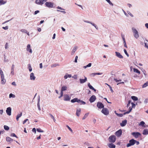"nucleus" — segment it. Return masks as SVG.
<instances>
[{
  "mask_svg": "<svg viewBox=\"0 0 148 148\" xmlns=\"http://www.w3.org/2000/svg\"><path fill=\"white\" fill-rule=\"evenodd\" d=\"M37 131L38 132H44L40 128L37 129Z\"/></svg>",
  "mask_w": 148,
  "mask_h": 148,
  "instance_id": "obj_35",
  "label": "nucleus"
},
{
  "mask_svg": "<svg viewBox=\"0 0 148 148\" xmlns=\"http://www.w3.org/2000/svg\"><path fill=\"white\" fill-rule=\"evenodd\" d=\"M131 98L134 101H136L138 100L137 97L135 96H132Z\"/></svg>",
  "mask_w": 148,
  "mask_h": 148,
  "instance_id": "obj_25",
  "label": "nucleus"
},
{
  "mask_svg": "<svg viewBox=\"0 0 148 148\" xmlns=\"http://www.w3.org/2000/svg\"><path fill=\"white\" fill-rule=\"evenodd\" d=\"M71 102L72 103H74L75 102H77L80 104H86L85 102L81 100L80 99H78L77 98H75L71 100Z\"/></svg>",
  "mask_w": 148,
  "mask_h": 148,
  "instance_id": "obj_1",
  "label": "nucleus"
},
{
  "mask_svg": "<svg viewBox=\"0 0 148 148\" xmlns=\"http://www.w3.org/2000/svg\"><path fill=\"white\" fill-rule=\"evenodd\" d=\"M46 0H36L35 1V3L37 4L42 5L44 2H46Z\"/></svg>",
  "mask_w": 148,
  "mask_h": 148,
  "instance_id": "obj_8",
  "label": "nucleus"
},
{
  "mask_svg": "<svg viewBox=\"0 0 148 148\" xmlns=\"http://www.w3.org/2000/svg\"><path fill=\"white\" fill-rule=\"evenodd\" d=\"M116 55V56L120 58H123V57L122 56L120 53L116 52H115Z\"/></svg>",
  "mask_w": 148,
  "mask_h": 148,
  "instance_id": "obj_18",
  "label": "nucleus"
},
{
  "mask_svg": "<svg viewBox=\"0 0 148 148\" xmlns=\"http://www.w3.org/2000/svg\"><path fill=\"white\" fill-rule=\"evenodd\" d=\"M135 140L132 139L129 141V143H128L126 145L127 147H128L132 145H133L135 144Z\"/></svg>",
  "mask_w": 148,
  "mask_h": 148,
  "instance_id": "obj_4",
  "label": "nucleus"
},
{
  "mask_svg": "<svg viewBox=\"0 0 148 148\" xmlns=\"http://www.w3.org/2000/svg\"><path fill=\"white\" fill-rule=\"evenodd\" d=\"M87 78L85 77L84 79H82L81 78L79 79L80 83L81 84H82L85 82L87 81Z\"/></svg>",
  "mask_w": 148,
  "mask_h": 148,
  "instance_id": "obj_19",
  "label": "nucleus"
},
{
  "mask_svg": "<svg viewBox=\"0 0 148 148\" xmlns=\"http://www.w3.org/2000/svg\"><path fill=\"white\" fill-rule=\"evenodd\" d=\"M97 106L100 109L103 108L104 107L103 104L100 102H98L97 103Z\"/></svg>",
  "mask_w": 148,
  "mask_h": 148,
  "instance_id": "obj_12",
  "label": "nucleus"
},
{
  "mask_svg": "<svg viewBox=\"0 0 148 148\" xmlns=\"http://www.w3.org/2000/svg\"><path fill=\"white\" fill-rule=\"evenodd\" d=\"M11 136H12V137H15L17 138H18V137H17V136L15 135V134L14 133L12 134L11 135Z\"/></svg>",
  "mask_w": 148,
  "mask_h": 148,
  "instance_id": "obj_42",
  "label": "nucleus"
},
{
  "mask_svg": "<svg viewBox=\"0 0 148 148\" xmlns=\"http://www.w3.org/2000/svg\"><path fill=\"white\" fill-rule=\"evenodd\" d=\"M49 115H50V116L51 117V118L53 119L54 121V122H55L56 121V120L55 119L54 117L51 114H49Z\"/></svg>",
  "mask_w": 148,
  "mask_h": 148,
  "instance_id": "obj_39",
  "label": "nucleus"
},
{
  "mask_svg": "<svg viewBox=\"0 0 148 148\" xmlns=\"http://www.w3.org/2000/svg\"><path fill=\"white\" fill-rule=\"evenodd\" d=\"M145 47L148 49V46L147 45V44L146 43H145Z\"/></svg>",
  "mask_w": 148,
  "mask_h": 148,
  "instance_id": "obj_63",
  "label": "nucleus"
},
{
  "mask_svg": "<svg viewBox=\"0 0 148 148\" xmlns=\"http://www.w3.org/2000/svg\"><path fill=\"white\" fill-rule=\"evenodd\" d=\"M96 99V97L95 95H93L90 98L89 101L90 103L94 102Z\"/></svg>",
  "mask_w": 148,
  "mask_h": 148,
  "instance_id": "obj_13",
  "label": "nucleus"
},
{
  "mask_svg": "<svg viewBox=\"0 0 148 148\" xmlns=\"http://www.w3.org/2000/svg\"><path fill=\"white\" fill-rule=\"evenodd\" d=\"M72 77L74 78L75 79H76L77 77V75H75L74 76Z\"/></svg>",
  "mask_w": 148,
  "mask_h": 148,
  "instance_id": "obj_59",
  "label": "nucleus"
},
{
  "mask_svg": "<svg viewBox=\"0 0 148 148\" xmlns=\"http://www.w3.org/2000/svg\"><path fill=\"white\" fill-rule=\"evenodd\" d=\"M90 24H91L92 25L94 26L96 28V25L94 23H90Z\"/></svg>",
  "mask_w": 148,
  "mask_h": 148,
  "instance_id": "obj_62",
  "label": "nucleus"
},
{
  "mask_svg": "<svg viewBox=\"0 0 148 148\" xmlns=\"http://www.w3.org/2000/svg\"><path fill=\"white\" fill-rule=\"evenodd\" d=\"M108 146L110 148H115V145L112 143L109 144L108 145Z\"/></svg>",
  "mask_w": 148,
  "mask_h": 148,
  "instance_id": "obj_22",
  "label": "nucleus"
},
{
  "mask_svg": "<svg viewBox=\"0 0 148 148\" xmlns=\"http://www.w3.org/2000/svg\"><path fill=\"white\" fill-rule=\"evenodd\" d=\"M81 109L80 108H79L77 109L76 111V115L77 116H79L81 113Z\"/></svg>",
  "mask_w": 148,
  "mask_h": 148,
  "instance_id": "obj_21",
  "label": "nucleus"
},
{
  "mask_svg": "<svg viewBox=\"0 0 148 148\" xmlns=\"http://www.w3.org/2000/svg\"><path fill=\"white\" fill-rule=\"evenodd\" d=\"M132 30L134 34V37L136 38H138L139 36V35L138 34V31L135 29L134 28H132Z\"/></svg>",
  "mask_w": 148,
  "mask_h": 148,
  "instance_id": "obj_3",
  "label": "nucleus"
},
{
  "mask_svg": "<svg viewBox=\"0 0 148 148\" xmlns=\"http://www.w3.org/2000/svg\"><path fill=\"white\" fill-rule=\"evenodd\" d=\"M148 86V82L145 83L142 86L143 88L146 87L147 86Z\"/></svg>",
  "mask_w": 148,
  "mask_h": 148,
  "instance_id": "obj_32",
  "label": "nucleus"
},
{
  "mask_svg": "<svg viewBox=\"0 0 148 148\" xmlns=\"http://www.w3.org/2000/svg\"><path fill=\"white\" fill-rule=\"evenodd\" d=\"M132 107H130L129 108V111H130V112L132 110Z\"/></svg>",
  "mask_w": 148,
  "mask_h": 148,
  "instance_id": "obj_60",
  "label": "nucleus"
},
{
  "mask_svg": "<svg viewBox=\"0 0 148 148\" xmlns=\"http://www.w3.org/2000/svg\"><path fill=\"white\" fill-rule=\"evenodd\" d=\"M6 141L8 142H12L13 140L11 138L7 137L6 138Z\"/></svg>",
  "mask_w": 148,
  "mask_h": 148,
  "instance_id": "obj_23",
  "label": "nucleus"
},
{
  "mask_svg": "<svg viewBox=\"0 0 148 148\" xmlns=\"http://www.w3.org/2000/svg\"><path fill=\"white\" fill-rule=\"evenodd\" d=\"M22 112H21V113H20V114H18L17 115V117H19V118H20V117H21V116H22Z\"/></svg>",
  "mask_w": 148,
  "mask_h": 148,
  "instance_id": "obj_51",
  "label": "nucleus"
},
{
  "mask_svg": "<svg viewBox=\"0 0 148 148\" xmlns=\"http://www.w3.org/2000/svg\"><path fill=\"white\" fill-rule=\"evenodd\" d=\"M145 124V122L143 121H142L140 122V124H139V125H140L143 127H143H145V126H144V125Z\"/></svg>",
  "mask_w": 148,
  "mask_h": 148,
  "instance_id": "obj_31",
  "label": "nucleus"
},
{
  "mask_svg": "<svg viewBox=\"0 0 148 148\" xmlns=\"http://www.w3.org/2000/svg\"><path fill=\"white\" fill-rule=\"evenodd\" d=\"M136 143V144L137 145H138L139 144V142L138 141H137L136 140H135V143Z\"/></svg>",
  "mask_w": 148,
  "mask_h": 148,
  "instance_id": "obj_61",
  "label": "nucleus"
},
{
  "mask_svg": "<svg viewBox=\"0 0 148 148\" xmlns=\"http://www.w3.org/2000/svg\"><path fill=\"white\" fill-rule=\"evenodd\" d=\"M88 85L90 89H93V87L89 83Z\"/></svg>",
  "mask_w": 148,
  "mask_h": 148,
  "instance_id": "obj_43",
  "label": "nucleus"
},
{
  "mask_svg": "<svg viewBox=\"0 0 148 148\" xmlns=\"http://www.w3.org/2000/svg\"><path fill=\"white\" fill-rule=\"evenodd\" d=\"M6 112L8 115L10 116L11 115V108L10 107H9L7 108L6 110Z\"/></svg>",
  "mask_w": 148,
  "mask_h": 148,
  "instance_id": "obj_15",
  "label": "nucleus"
},
{
  "mask_svg": "<svg viewBox=\"0 0 148 148\" xmlns=\"http://www.w3.org/2000/svg\"><path fill=\"white\" fill-rule=\"evenodd\" d=\"M45 5L47 7L52 8L53 7L54 3L50 2H47L45 3Z\"/></svg>",
  "mask_w": 148,
  "mask_h": 148,
  "instance_id": "obj_5",
  "label": "nucleus"
},
{
  "mask_svg": "<svg viewBox=\"0 0 148 148\" xmlns=\"http://www.w3.org/2000/svg\"><path fill=\"white\" fill-rule=\"evenodd\" d=\"M39 12V10H37V11H36L35 12H34V14H37Z\"/></svg>",
  "mask_w": 148,
  "mask_h": 148,
  "instance_id": "obj_55",
  "label": "nucleus"
},
{
  "mask_svg": "<svg viewBox=\"0 0 148 148\" xmlns=\"http://www.w3.org/2000/svg\"><path fill=\"white\" fill-rule=\"evenodd\" d=\"M8 26H6L5 27H3L2 28L5 30H7L8 29Z\"/></svg>",
  "mask_w": 148,
  "mask_h": 148,
  "instance_id": "obj_49",
  "label": "nucleus"
},
{
  "mask_svg": "<svg viewBox=\"0 0 148 148\" xmlns=\"http://www.w3.org/2000/svg\"><path fill=\"white\" fill-rule=\"evenodd\" d=\"M15 97V95H14L12 94V93H10L9 95V97L11 98V97Z\"/></svg>",
  "mask_w": 148,
  "mask_h": 148,
  "instance_id": "obj_41",
  "label": "nucleus"
},
{
  "mask_svg": "<svg viewBox=\"0 0 148 148\" xmlns=\"http://www.w3.org/2000/svg\"><path fill=\"white\" fill-rule=\"evenodd\" d=\"M91 63H89L86 66H84V68L85 69L87 67H89L91 66Z\"/></svg>",
  "mask_w": 148,
  "mask_h": 148,
  "instance_id": "obj_38",
  "label": "nucleus"
},
{
  "mask_svg": "<svg viewBox=\"0 0 148 148\" xmlns=\"http://www.w3.org/2000/svg\"><path fill=\"white\" fill-rule=\"evenodd\" d=\"M32 131L34 132L35 133H36V129L34 128H33V129H32Z\"/></svg>",
  "mask_w": 148,
  "mask_h": 148,
  "instance_id": "obj_52",
  "label": "nucleus"
},
{
  "mask_svg": "<svg viewBox=\"0 0 148 148\" xmlns=\"http://www.w3.org/2000/svg\"><path fill=\"white\" fill-rule=\"evenodd\" d=\"M71 77V75H66L64 76V78L65 79H66L68 77Z\"/></svg>",
  "mask_w": 148,
  "mask_h": 148,
  "instance_id": "obj_29",
  "label": "nucleus"
},
{
  "mask_svg": "<svg viewBox=\"0 0 148 148\" xmlns=\"http://www.w3.org/2000/svg\"><path fill=\"white\" fill-rule=\"evenodd\" d=\"M115 112H116V111H115ZM116 114L118 116H120V117H122V116L124 114H118L116 112H115Z\"/></svg>",
  "mask_w": 148,
  "mask_h": 148,
  "instance_id": "obj_36",
  "label": "nucleus"
},
{
  "mask_svg": "<svg viewBox=\"0 0 148 148\" xmlns=\"http://www.w3.org/2000/svg\"><path fill=\"white\" fill-rule=\"evenodd\" d=\"M4 128L5 130H8L9 129V127L5 125L4 126Z\"/></svg>",
  "mask_w": 148,
  "mask_h": 148,
  "instance_id": "obj_33",
  "label": "nucleus"
},
{
  "mask_svg": "<svg viewBox=\"0 0 148 148\" xmlns=\"http://www.w3.org/2000/svg\"><path fill=\"white\" fill-rule=\"evenodd\" d=\"M37 105H38V108L39 110H40V107L39 104L38 103L37 104Z\"/></svg>",
  "mask_w": 148,
  "mask_h": 148,
  "instance_id": "obj_58",
  "label": "nucleus"
},
{
  "mask_svg": "<svg viewBox=\"0 0 148 148\" xmlns=\"http://www.w3.org/2000/svg\"><path fill=\"white\" fill-rule=\"evenodd\" d=\"M8 44L7 43H6L5 45V49H6L8 48Z\"/></svg>",
  "mask_w": 148,
  "mask_h": 148,
  "instance_id": "obj_57",
  "label": "nucleus"
},
{
  "mask_svg": "<svg viewBox=\"0 0 148 148\" xmlns=\"http://www.w3.org/2000/svg\"><path fill=\"white\" fill-rule=\"evenodd\" d=\"M21 31L23 32L27 33V31L26 30L24 29H22L21 30Z\"/></svg>",
  "mask_w": 148,
  "mask_h": 148,
  "instance_id": "obj_46",
  "label": "nucleus"
},
{
  "mask_svg": "<svg viewBox=\"0 0 148 148\" xmlns=\"http://www.w3.org/2000/svg\"><path fill=\"white\" fill-rule=\"evenodd\" d=\"M131 104L132 105V107L133 108H135L136 106L135 104L133 102L131 103Z\"/></svg>",
  "mask_w": 148,
  "mask_h": 148,
  "instance_id": "obj_47",
  "label": "nucleus"
},
{
  "mask_svg": "<svg viewBox=\"0 0 148 148\" xmlns=\"http://www.w3.org/2000/svg\"><path fill=\"white\" fill-rule=\"evenodd\" d=\"M130 111H127L126 112H125L124 113V114L125 115L126 114H129V113H130Z\"/></svg>",
  "mask_w": 148,
  "mask_h": 148,
  "instance_id": "obj_56",
  "label": "nucleus"
},
{
  "mask_svg": "<svg viewBox=\"0 0 148 148\" xmlns=\"http://www.w3.org/2000/svg\"><path fill=\"white\" fill-rule=\"evenodd\" d=\"M131 103V101L129 100L128 101V104L127 105V107H128L129 106H130V103Z\"/></svg>",
  "mask_w": 148,
  "mask_h": 148,
  "instance_id": "obj_53",
  "label": "nucleus"
},
{
  "mask_svg": "<svg viewBox=\"0 0 148 148\" xmlns=\"http://www.w3.org/2000/svg\"><path fill=\"white\" fill-rule=\"evenodd\" d=\"M106 1H107V2H108L110 4L113 5V4L110 1V0H106Z\"/></svg>",
  "mask_w": 148,
  "mask_h": 148,
  "instance_id": "obj_45",
  "label": "nucleus"
},
{
  "mask_svg": "<svg viewBox=\"0 0 148 148\" xmlns=\"http://www.w3.org/2000/svg\"><path fill=\"white\" fill-rule=\"evenodd\" d=\"M77 49V47H74L71 53V55H73L75 53V52L76 51Z\"/></svg>",
  "mask_w": 148,
  "mask_h": 148,
  "instance_id": "obj_20",
  "label": "nucleus"
},
{
  "mask_svg": "<svg viewBox=\"0 0 148 148\" xmlns=\"http://www.w3.org/2000/svg\"><path fill=\"white\" fill-rule=\"evenodd\" d=\"M67 87L66 86H63L62 87L61 89V92H60V95L59 97V98H60L63 96V92L64 91L67 90Z\"/></svg>",
  "mask_w": 148,
  "mask_h": 148,
  "instance_id": "obj_6",
  "label": "nucleus"
},
{
  "mask_svg": "<svg viewBox=\"0 0 148 148\" xmlns=\"http://www.w3.org/2000/svg\"><path fill=\"white\" fill-rule=\"evenodd\" d=\"M78 56H76L75 57V62L76 63H77V58H78Z\"/></svg>",
  "mask_w": 148,
  "mask_h": 148,
  "instance_id": "obj_50",
  "label": "nucleus"
},
{
  "mask_svg": "<svg viewBox=\"0 0 148 148\" xmlns=\"http://www.w3.org/2000/svg\"><path fill=\"white\" fill-rule=\"evenodd\" d=\"M114 80L116 82H121V79H120L119 80H117V79L116 78L114 79Z\"/></svg>",
  "mask_w": 148,
  "mask_h": 148,
  "instance_id": "obj_44",
  "label": "nucleus"
},
{
  "mask_svg": "<svg viewBox=\"0 0 148 148\" xmlns=\"http://www.w3.org/2000/svg\"><path fill=\"white\" fill-rule=\"evenodd\" d=\"M6 2V1H5L3 0H0V4L3 5L5 4Z\"/></svg>",
  "mask_w": 148,
  "mask_h": 148,
  "instance_id": "obj_30",
  "label": "nucleus"
},
{
  "mask_svg": "<svg viewBox=\"0 0 148 148\" xmlns=\"http://www.w3.org/2000/svg\"><path fill=\"white\" fill-rule=\"evenodd\" d=\"M101 112L105 115H107L109 114V111L107 108H103L101 110Z\"/></svg>",
  "mask_w": 148,
  "mask_h": 148,
  "instance_id": "obj_7",
  "label": "nucleus"
},
{
  "mask_svg": "<svg viewBox=\"0 0 148 148\" xmlns=\"http://www.w3.org/2000/svg\"><path fill=\"white\" fill-rule=\"evenodd\" d=\"M122 131L120 129L117 131L115 133V135L118 137H120L122 134Z\"/></svg>",
  "mask_w": 148,
  "mask_h": 148,
  "instance_id": "obj_11",
  "label": "nucleus"
},
{
  "mask_svg": "<svg viewBox=\"0 0 148 148\" xmlns=\"http://www.w3.org/2000/svg\"><path fill=\"white\" fill-rule=\"evenodd\" d=\"M71 97L67 94H64V100L65 101H69L71 99Z\"/></svg>",
  "mask_w": 148,
  "mask_h": 148,
  "instance_id": "obj_9",
  "label": "nucleus"
},
{
  "mask_svg": "<svg viewBox=\"0 0 148 148\" xmlns=\"http://www.w3.org/2000/svg\"><path fill=\"white\" fill-rule=\"evenodd\" d=\"M132 135L135 138H137L141 135L138 132H133L132 133Z\"/></svg>",
  "mask_w": 148,
  "mask_h": 148,
  "instance_id": "obj_10",
  "label": "nucleus"
},
{
  "mask_svg": "<svg viewBox=\"0 0 148 148\" xmlns=\"http://www.w3.org/2000/svg\"><path fill=\"white\" fill-rule=\"evenodd\" d=\"M133 71H134V72H135V73H138V74H140V71H139L137 69H135V68H134L133 69Z\"/></svg>",
  "mask_w": 148,
  "mask_h": 148,
  "instance_id": "obj_26",
  "label": "nucleus"
},
{
  "mask_svg": "<svg viewBox=\"0 0 148 148\" xmlns=\"http://www.w3.org/2000/svg\"><path fill=\"white\" fill-rule=\"evenodd\" d=\"M127 123V120L126 119L123 121L121 123H120V125L122 127L124 126Z\"/></svg>",
  "mask_w": 148,
  "mask_h": 148,
  "instance_id": "obj_16",
  "label": "nucleus"
},
{
  "mask_svg": "<svg viewBox=\"0 0 148 148\" xmlns=\"http://www.w3.org/2000/svg\"><path fill=\"white\" fill-rule=\"evenodd\" d=\"M30 78L31 80H34L35 79V77L34 75H31Z\"/></svg>",
  "mask_w": 148,
  "mask_h": 148,
  "instance_id": "obj_28",
  "label": "nucleus"
},
{
  "mask_svg": "<svg viewBox=\"0 0 148 148\" xmlns=\"http://www.w3.org/2000/svg\"><path fill=\"white\" fill-rule=\"evenodd\" d=\"M14 64H12V66L11 73L12 74L14 73Z\"/></svg>",
  "mask_w": 148,
  "mask_h": 148,
  "instance_id": "obj_27",
  "label": "nucleus"
},
{
  "mask_svg": "<svg viewBox=\"0 0 148 148\" xmlns=\"http://www.w3.org/2000/svg\"><path fill=\"white\" fill-rule=\"evenodd\" d=\"M28 120V119H26L23 122V124H24Z\"/></svg>",
  "mask_w": 148,
  "mask_h": 148,
  "instance_id": "obj_54",
  "label": "nucleus"
},
{
  "mask_svg": "<svg viewBox=\"0 0 148 148\" xmlns=\"http://www.w3.org/2000/svg\"><path fill=\"white\" fill-rule=\"evenodd\" d=\"M89 113H86L84 116V117L82 118V119L84 120L88 116V115Z\"/></svg>",
  "mask_w": 148,
  "mask_h": 148,
  "instance_id": "obj_37",
  "label": "nucleus"
},
{
  "mask_svg": "<svg viewBox=\"0 0 148 148\" xmlns=\"http://www.w3.org/2000/svg\"><path fill=\"white\" fill-rule=\"evenodd\" d=\"M66 127L68 128L69 130L72 132L73 133V131L72 129L68 125H66Z\"/></svg>",
  "mask_w": 148,
  "mask_h": 148,
  "instance_id": "obj_40",
  "label": "nucleus"
},
{
  "mask_svg": "<svg viewBox=\"0 0 148 148\" xmlns=\"http://www.w3.org/2000/svg\"><path fill=\"white\" fill-rule=\"evenodd\" d=\"M29 70L30 71H32V68L31 66V65L30 64H29L28 65Z\"/></svg>",
  "mask_w": 148,
  "mask_h": 148,
  "instance_id": "obj_34",
  "label": "nucleus"
},
{
  "mask_svg": "<svg viewBox=\"0 0 148 148\" xmlns=\"http://www.w3.org/2000/svg\"><path fill=\"white\" fill-rule=\"evenodd\" d=\"M27 51H29V52L31 53H32V49L31 48L30 45L28 44L27 45Z\"/></svg>",
  "mask_w": 148,
  "mask_h": 148,
  "instance_id": "obj_17",
  "label": "nucleus"
},
{
  "mask_svg": "<svg viewBox=\"0 0 148 148\" xmlns=\"http://www.w3.org/2000/svg\"><path fill=\"white\" fill-rule=\"evenodd\" d=\"M145 27L147 28H148V23H146L145 24Z\"/></svg>",
  "mask_w": 148,
  "mask_h": 148,
  "instance_id": "obj_64",
  "label": "nucleus"
},
{
  "mask_svg": "<svg viewBox=\"0 0 148 148\" xmlns=\"http://www.w3.org/2000/svg\"><path fill=\"white\" fill-rule=\"evenodd\" d=\"M124 51L125 53V54L127 56H129V55H128V53H127V52L126 50L125 49H124Z\"/></svg>",
  "mask_w": 148,
  "mask_h": 148,
  "instance_id": "obj_48",
  "label": "nucleus"
},
{
  "mask_svg": "<svg viewBox=\"0 0 148 148\" xmlns=\"http://www.w3.org/2000/svg\"><path fill=\"white\" fill-rule=\"evenodd\" d=\"M143 134L144 135L148 134V130L145 129L143 132Z\"/></svg>",
  "mask_w": 148,
  "mask_h": 148,
  "instance_id": "obj_24",
  "label": "nucleus"
},
{
  "mask_svg": "<svg viewBox=\"0 0 148 148\" xmlns=\"http://www.w3.org/2000/svg\"><path fill=\"white\" fill-rule=\"evenodd\" d=\"M116 136L114 135H112L110 136L108 140L110 142L114 143L116 140Z\"/></svg>",
  "mask_w": 148,
  "mask_h": 148,
  "instance_id": "obj_2",
  "label": "nucleus"
},
{
  "mask_svg": "<svg viewBox=\"0 0 148 148\" xmlns=\"http://www.w3.org/2000/svg\"><path fill=\"white\" fill-rule=\"evenodd\" d=\"M4 75H1V82L2 84H4L6 82V80L4 79Z\"/></svg>",
  "mask_w": 148,
  "mask_h": 148,
  "instance_id": "obj_14",
  "label": "nucleus"
}]
</instances>
